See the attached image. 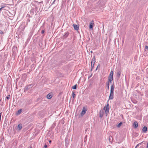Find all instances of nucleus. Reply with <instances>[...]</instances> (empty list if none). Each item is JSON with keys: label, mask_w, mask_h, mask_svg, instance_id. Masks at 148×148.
<instances>
[{"label": "nucleus", "mask_w": 148, "mask_h": 148, "mask_svg": "<svg viewBox=\"0 0 148 148\" xmlns=\"http://www.w3.org/2000/svg\"><path fill=\"white\" fill-rule=\"evenodd\" d=\"M72 96H73V99L75 98V94L74 92H72Z\"/></svg>", "instance_id": "4be33fe9"}, {"label": "nucleus", "mask_w": 148, "mask_h": 148, "mask_svg": "<svg viewBox=\"0 0 148 148\" xmlns=\"http://www.w3.org/2000/svg\"><path fill=\"white\" fill-rule=\"evenodd\" d=\"M110 107L109 104L108 103L106 106L104 107L103 110H101L100 112V117L101 118L104 114V111L105 110V112L106 114H107L109 112V110Z\"/></svg>", "instance_id": "f257e3e1"}, {"label": "nucleus", "mask_w": 148, "mask_h": 148, "mask_svg": "<svg viewBox=\"0 0 148 148\" xmlns=\"http://www.w3.org/2000/svg\"><path fill=\"white\" fill-rule=\"evenodd\" d=\"M100 66L99 64V65H98V66H97V68H96V70H97V69H98V66Z\"/></svg>", "instance_id": "c85d7f7f"}, {"label": "nucleus", "mask_w": 148, "mask_h": 148, "mask_svg": "<svg viewBox=\"0 0 148 148\" xmlns=\"http://www.w3.org/2000/svg\"><path fill=\"white\" fill-rule=\"evenodd\" d=\"M95 58L94 56L92 59V61L91 62V65L92 68H93L94 67L95 63Z\"/></svg>", "instance_id": "7ed1b4c3"}, {"label": "nucleus", "mask_w": 148, "mask_h": 148, "mask_svg": "<svg viewBox=\"0 0 148 148\" xmlns=\"http://www.w3.org/2000/svg\"><path fill=\"white\" fill-rule=\"evenodd\" d=\"M28 22H29L30 21V20H28Z\"/></svg>", "instance_id": "ea45409f"}, {"label": "nucleus", "mask_w": 148, "mask_h": 148, "mask_svg": "<svg viewBox=\"0 0 148 148\" xmlns=\"http://www.w3.org/2000/svg\"><path fill=\"white\" fill-rule=\"evenodd\" d=\"M45 32V31L44 30H42L41 32V34H43Z\"/></svg>", "instance_id": "bb28decb"}, {"label": "nucleus", "mask_w": 148, "mask_h": 148, "mask_svg": "<svg viewBox=\"0 0 148 148\" xmlns=\"http://www.w3.org/2000/svg\"><path fill=\"white\" fill-rule=\"evenodd\" d=\"M114 86L113 84L111 86L110 93L109 96V99H112L114 97Z\"/></svg>", "instance_id": "f03ea898"}, {"label": "nucleus", "mask_w": 148, "mask_h": 148, "mask_svg": "<svg viewBox=\"0 0 148 148\" xmlns=\"http://www.w3.org/2000/svg\"><path fill=\"white\" fill-rule=\"evenodd\" d=\"M113 72L112 71H111L109 75V77H113Z\"/></svg>", "instance_id": "dca6fc26"}, {"label": "nucleus", "mask_w": 148, "mask_h": 148, "mask_svg": "<svg viewBox=\"0 0 148 148\" xmlns=\"http://www.w3.org/2000/svg\"><path fill=\"white\" fill-rule=\"evenodd\" d=\"M0 34H3V32L2 31H1Z\"/></svg>", "instance_id": "cd10ccee"}, {"label": "nucleus", "mask_w": 148, "mask_h": 148, "mask_svg": "<svg viewBox=\"0 0 148 148\" xmlns=\"http://www.w3.org/2000/svg\"><path fill=\"white\" fill-rule=\"evenodd\" d=\"M30 148H32V147L31 146Z\"/></svg>", "instance_id": "37998d69"}, {"label": "nucleus", "mask_w": 148, "mask_h": 148, "mask_svg": "<svg viewBox=\"0 0 148 148\" xmlns=\"http://www.w3.org/2000/svg\"><path fill=\"white\" fill-rule=\"evenodd\" d=\"M122 124V122L120 123L118 125H117V127H120Z\"/></svg>", "instance_id": "412c9836"}, {"label": "nucleus", "mask_w": 148, "mask_h": 148, "mask_svg": "<svg viewBox=\"0 0 148 148\" xmlns=\"http://www.w3.org/2000/svg\"><path fill=\"white\" fill-rule=\"evenodd\" d=\"M147 128L146 126L144 127L142 130L143 132V133H145L147 131Z\"/></svg>", "instance_id": "f8f14e48"}, {"label": "nucleus", "mask_w": 148, "mask_h": 148, "mask_svg": "<svg viewBox=\"0 0 148 148\" xmlns=\"http://www.w3.org/2000/svg\"><path fill=\"white\" fill-rule=\"evenodd\" d=\"M49 143H51V140H50L49 141Z\"/></svg>", "instance_id": "f704fd0d"}, {"label": "nucleus", "mask_w": 148, "mask_h": 148, "mask_svg": "<svg viewBox=\"0 0 148 148\" xmlns=\"http://www.w3.org/2000/svg\"><path fill=\"white\" fill-rule=\"evenodd\" d=\"M3 8V7H1L0 8V12L1 11V10Z\"/></svg>", "instance_id": "2f4dec72"}, {"label": "nucleus", "mask_w": 148, "mask_h": 148, "mask_svg": "<svg viewBox=\"0 0 148 148\" xmlns=\"http://www.w3.org/2000/svg\"><path fill=\"white\" fill-rule=\"evenodd\" d=\"M69 35V33L68 32H66L65 34L63 36L64 38H67Z\"/></svg>", "instance_id": "ddd939ff"}, {"label": "nucleus", "mask_w": 148, "mask_h": 148, "mask_svg": "<svg viewBox=\"0 0 148 148\" xmlns=\"http://www.w3.org/2000/svg\"><path fill=\"white\" fill-rule=\"evenodd\" d=\"M72 88L73 89H76L77 88V84H75L74 86H72Z\"/></svg>", "instance_id": "aec40b11"}, {"label": "nucleus", "mask_w": 148, "mask_h": 148, "mask_svg": "<svg viewBox=\"0 0 148 148\" xmlns=\"http://www.w3.org/2000/svg\"><path fill=\"white\" fill-rule=\"evenodd\" d=\"M52 97V94L51 93L48 94L47 96V97L48 99H51Z\"/></svg>", "instance_id": "1a4fd4ad"}, {"label": "nucleus", "mask_w": 148, "mask_h": 148, "mask_svg": "<svg viewBox=\"0 0 148 148\" xmlns=\"http://www.w3.org/2000/svg\"><path fill=\"white\" fill-rule=\"evenodd\" d=\"M147 148H148V142L147 143Z\"/></svg>", "instance_id": "473e14b6"}, {"label": "nucleus", "mask_w": 148, "mask_h": 148, "mask_svg": "<svg viewBox=\"0 0 148 148\" xmlns=\"http://www.w3.org/2000/svg\"><path fill=\"white\" fill-rule=\"evenodd\" d=\"M55 1L54 0V1L53 2V3Z\"/></svg>", "instance_id": "a19ab883"}, {"label": "nucleus", "mask_w": 148, "mask_h": 148, "mask_svg": "<svg viewBox=\"0 0 148 148\" xmlns=\"http://www.w3.org/2000/svg\"><path fill=\"white\" fill-rule=\"evenodd\" d=\"M106 1V0H100L98 3L99 4L102 6L104 5Z\"/></svg>", "instance_id": "20e7f679"}, {"label": "nucleus", "mask_w": 148, "mask_h": 148, "mask_svg": "<svg viewBox=\"0 0 148 148\" xmlns=\"http://www.w3.org/2000/svg\"><path fill=\"white\" fill-rule=\"evenodd\" d=\"M94 25V21H92L90 23L89 25V28L90 29H92Z\"/></svg>", "instance_id": "423d86ee"}, {"label": "nucleus", "mask_w": 148, "mask_h": 148, "mask_svg": "<svg viewBox=\"0 0 148 148\" xmlns=\"http://www.w3.org/2000/svg\"><path fill=\"white\" fill-rule=\"evenodd\" d=\"M15 48V49H17V47H13V49H14Z\"/></svg>", "instance_id": "7c9ffc66"}, {"label": "nucleus", "mask_w": 148, "mask_h": 148, "mask_svg": "<svg viewBox=\"0 0 148 148\" xmlns=\"http://www.w3.org/2000/svg\"><path fill=\"white\" fill-rule=\"evenodd\" d=\"M21 111L22 110L21 109L18 110L16 113V114L18 115L20 114L21 113Z\"/></svg>", "instance_id": "a211bd4d"}, {"label": "nucleus", "mask_w": 148, "mask_h": 148, "mask_svg": "<svg viewBox=\"0 0 148 148\" xmlns=\"http://www.w3.org/2000/svg\"><path fill=\"white\" fill-rule=\"evenodd\" d=\"M47 145L46 144H45L44 146V147L45 148H47Z\"/></svg>", "instance_id": "393cba45"}, {"label": "nucleus", "mask_w": 148, "mask_h": 148, "mask_svg": "<svg viewBox=\"0 0 148 148\" xmlns=\"http://www.w3.org/2000/svg\"><path fill=\"white\" fill-rule=\"evenodd\" d=\"M74 29L76 30H78L79 29V26L75 24H73V25Z\"/></svg>", "instance_id": "9d476101"}, {"label": "nucleus", "mask_w": 148, "mask_h": 148, "mask_svg": "<svg viewBox=\"0 0 148 148\" xmlns=\"http://www.w3.org/2000/svg\"><path fill=\"white\" fill-rule=\"evenodd\" d=\"M86 109L84 107L83 108L82 111L81 113V114L82 116L84 115L86 113Z\"/></svg>", "instance_id": "0eeeda50"}, {"label": "nucleus", "mask_w": 148, "mask_h": 148, "mask_svg": "<svg viewBox=\"0 0 148 148\" xmlns=\"http://www.w3.org/2000/svg\"><path fill=\"white\" fill-rule=\"evenodd\" d=\"M92 69H93V68H92L91 67V70H90L91 71H92Z\"/></svg>", "instance_id": "4c0bfd02"}, {"label": "nucleus", "mask_w": 148, "mask_h": 148, "mask_svg": "<svg viewBox=\"0 0 148 148\" xmlns=\"http://www.w3.org/2000/svg\"><path fill=\"white\" fill-rule=\"evenodd\" d=\"M133 125H134V128H136L138 126V123L136 121L134 122V123Z\"/></svg>", "instance_id": "4468645a"}, {"label": "nucleus", "mask_w": 148, "mask_h": 148, "mask_svg": "<svg viewBox=\"0 0 148 148\" xmlns=\"http://www.w3.org/2000/svg\"><path fill=\"white\" fill-rule=\"evenodd\" d=\"M145 49H148V46H146L145 47Z\"/></svg>", "instance_id": "a878e982"}, {"label": "nucleus", "mask_w": 148, "mask_h": 148, "mask_svg": "<svg viewBox=\"0 0 148 148\" xmlns=\"http://www.w3.org/2000/svg\"><path fill=\"white\" fill-rule=\"evenodd\" d=\"M90 52L91 53H92V51H90Z\"/></svg>", "instance_id": "58836bf2"}, {"label": "nucleus", "mask_w": 148, "mask_h": 148, "mask_svg": "<svg viewBox=\"0 0 148 148\" xmlns=\"http://www.w3.org/2000/svg\"><path fill=\"white\" fill-rule=\"evenodd\" d=\"M113 80V78L111 77H108V81L107 82H108L109 83H111L112 82Z\"/></svg>", "instance_id": "6e6552de"}, {"label": "nucleus", "mask_w": 148, "mask_h": 148, "mask_svg": "<svg viewBox=\"0 0 148 148\" xmlns=\"http://www.w3.org/2000/svg\"><path fill=\"white\" fill-rule=\"evenodd\" d=\"M32 87V85L30 84L27 86H26L24 89L25 92L27 91V90L31 88Z\"/></svg>", "instance_id": "39448f33"}, {"label": "nucleus", "mask_w": 148, "mask_h": 148, "mask_svg": "<svg viewBox=\"0 0 148 148\" xmlns=\"http://www.w3.org/2000/svg\"><path fill=\"white\" fill-rule=\"evenodd\" d=\"M1 99H0V101H1Z\"/></svg>", "instance_id": "79ce46f5"}, {"label": "nucleus", "mask_w": 148, "mask_h": 148, "mask_svg": "<svg viewBox=\"0 0 148 148\" xmlns=\"http://www.w3.org/2000/svg\"><path fill=\"white\" fill-rule=\"evenodd\" d=\"M112 136H109V140L110 142L111 141V140H112Z\"/></svg>", "instance_id": "5701e85b"}, {"label": "nucleus", "mask_w": 148, "mask_h": 148, "mask_svg": "<svg viewBox=\"0 0 148 148\" xmlns=\"http://www.w3.org/2000/svg\"><path fill=\"white\" fill-rule=\"evenodd\" d=\"M139 145V144H138V145H136V147L135 148H136V147H137Z\"/></svg>", "instance_id": "72a5a7b5"}, {"label": "nucleus", "mask_w": 148, "mask_h": 148, "mask_svg": "<svg viewBox=\"0 0 148 148\" xmlns=\"http://www.w3.org/2000/svg\"><path fill=\"white\" fill-rule=\"evenodd\" d=\"M65 144L66 145H68L69 144V140H68V138H65Z\"/></svg>", "instance_id": "2eb2a0df"}, {"label": "nucleus", "mask_w": 148, "mask_h": 148, "mask_svg": "<svg viewBox=\"0 0 148 148\" xmlns=\"http://www.w3.org/2000/svg\"><path fill=\"white\" fill-rule=\"evenodd\" d=\"M1 113H2V112H1V113H0V119H1Z\"/></svg>", "instance_id": "c756f323"}, {"label": "nucleus", "mask_w": 148, "mask_h": 148, "mask_svg": "<svg viewBox=\"0 0 148 148\" xmlns=\"http://www.w3.org/2000/svg\"><path fill=\"white\" fill-rule=\"evenodd\" d=\"M1 7H3V8L5 7V6H1Z\"/></svg>", "instance_id": "c9c22d12"}, {"label": "nucleus", "mask_w": 148, "mask_h": 148, "mask_svg": "<svg viewBox=\"0 0 148 148\" xmlns=\"http://www.w3.org/2000/svg\"><path fill=\"white\" fill-rule=\"evenodd\" d=\"M106 85L107 88V89L108 90H109V83L108 82H106Z\"/></svg>", "instance_id": "6ab92c4d"}, {"label": "nucleus", "mask_w": 148, "mask_h": 148, "mask_svg": "<svg viewBox=\"0 0 148 148\" xmlns=\"http://www.w3.org/2000/svg\"><path fill=\"white\" fill-rule=\"evenodd\" d=\"M10 95H8L6 97V98L7 99H9L10 98Z\"/></svg>", "instance_id": "b1692460"}, {"label": "nucleus", "mask_w": 148, "mask_h": 148, "mask_svg": "<svg viewBox=\"0 0 148 148\" xmlns=\"http://www.w3.org/2000/svg\"><path fill=\"white\" fill-rule=\"evenodd\" d=\"M121 74V73L120 71H119L117 73V76L118 77H119L120 76V75Z\"/></svg>", "instance_id": "f3484780"}, {"label": "nucleus", "mask_w": 148, "mask_h": 148, "mask_svg": "<svg viewBox=\"0 0 148 148\" xmlns=\"http://www.w3.org/2000/svg\"><path fill=\"white\" fill-rule=\"evenodd\" d=\"M22 127V124L21 123L19 124L18 126L17 129L20 130L21 129Z\"/></svg>", "instance_id": "9b49d317"}, {"label": "nucleus", "mask_w": 148, "mask_h": 148, "mask_svg": "<svg viewBox=\"0 0 148 148\" xmlns=\"http://www.w3.org/2000/svg\"><path fill=\"white\" fill-rule=\"evenodd\" d=\"M93 1H95L97 0H92Z\"/></svg>", "instance_id": "e433bc0d"}]
</instances>
